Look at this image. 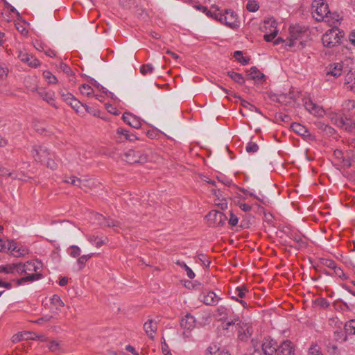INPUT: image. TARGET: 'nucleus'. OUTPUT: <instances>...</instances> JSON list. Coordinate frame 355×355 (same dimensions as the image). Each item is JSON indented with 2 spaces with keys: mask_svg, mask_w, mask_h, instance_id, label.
<instances>
[{
  "mask_svg": "<svg viewBox=\"0 0 355 355\" xmlns=\"http://www.w3.org/2000/svg\"><path fill=\"white\" fill-rule=\"evenodd\" d=\"M245 150L248 153H255L259 150V146L254 142H249L245 147Z\"/></svg>",
  "mask_w": 355,
  "mask_h": 355,
  "instance_id": "nucleus-50",
  "label": "nucleus"
},
{
  "mask_svg": "<svg viewBox=\"0 0 355 355\" xmlns=\"http://www.w3.org/2000/svg\"><path fill=\"white\" fill-rule=\"evenodd\" d=\"M32 156L36 162L44 163L50 156V153L46 146L40 144H35L33 147Z\"/></svg>",
  "mask_w": 355,
  "mask_h": 355,
  "instance_id": "nucleus-9",
  "label": "nucleus"
},
{
  "mask_svg": "<svg viewBox=\"0 0 355 355\" xmlns=\"http://www.w3.org/2000/svg\"><path fill=\"white\" fill-rule=\"evenodd\" d=\"M196 320L190 313H187L180 320V325L182 330V336L184 338L191 337V332L195 329Z\"/></svg>",
  "mask_w": 355,
  "mask_h": 355,
  "instance_id": "nucleus-4",
  "label": "nucleus"
},
{
  "mask_svg": "<svg viewBox=\"0 0 355 355\" xmlns=\"http://www.w3.org/2000/svg\"><path fill=\"white\" fill-rule=\"evenodd\" d=\"M322 263L331 268V269H333L334 268H335V266L336 265L335 261H333L332 259H323L322 261Z\"/></svg>",
  "mask_w": 355,
  "mask_h": 355,
  "instance_id": "nucleus-57",
  "label": "nucleus"
},
{
  "mask_svg": "<svg viewBox=\"0 0 355 355\" xmlns=\"http://www.w3.org/2000/svg\"><path fill=\"white\" fill-rule=\"evenodd\" d=\"M219 351V347L216 344L210 345L205 351V355H218Z\"/></svg>",
  "mask_w": 355,
  "mask_h": 355,
  "instance_id": "nucleus-40",
  "label": "nucleus"
},
{
  "mask_svg": "<svg viewBox=\"0 0 355 355\" xmlns=\"http://www.w3.org/2000/svg\"><path fill=\"white\" fill-rule=\"evenodd\" d=\"M122 119L126 124L134 128L138 129L141 125L140 119L130 113L125 112Z\"/></svg>",
  "mask_w": 355,
  "mask_h": 355,
  "instance_id": "nucleus-16",
  "label": "nucleus"
},
{
  "mask_svg": "<svg viewBox=\"0 0 355 355\" xmlns=\"http://www.w3.org/2000/svg\"><path fill=\"white\" fill-rule=\"evenodd\" d=\"M6 251H10L16 257H20L25 254V250L18 247L13 241H9Z\"/></svg>",
  "mask_w": 355,
  "mask_h": 355,
  "instance_id": "nucleus-20",
  "label": "nucleus"
},
{
  "mask_svg": "<svg viewBox=\"0 0 355 355\" xmlns=\"http://www.w3.org/2000/svg\"><path fill=\"white\" fill-rule=\"evenodd\" d=\"M304 105L308 112L315 116H322L324 114V110L311 99H306Z\"/></svg>",
  "mask_w": 355,
  "mask_h": 355,
  "instance_id": "nucleus-14",
  "label": "nucleus"
},
{
  "mask_svg": "<svg viewBox=\"0 0 355 355\" xmlns=\"http://www.w3.org/2000/svg\"><path fill=\"white\" fill-rule=\"evenodd\" d=\"M340 128L348 132H353L355 130V123L352 119L349 118H343V124L340 125Z\"/></svg>",
  "mask_w": 355,
  "mask_h": 355,
  "instance_id": "nucleus-26",
  "label": "nucleus"
},
{
  "mask_svg": "<svg viewBox=\"0 0 355 355\" xmlns=\"http://www.w3.org/2000/svg\"><path fill=\"white\" fill-rule=\"evenodd\" d=\"M198 259L200 262L205 266V267L208 268L210 265V261L206 259V256L203 254H200L198 256Z\"/></svg>",
  "mask_w": 355,
  "mask_h": 355,
  "instance_id": "nucleus-58",
  "label": "nucleus"
},
{
  "mask_svg": "<svg viewBox=\"0 0 355 355\" xmlns=\"http://www.w3.org/2000/svg\"><path fill=\"white\" fill-rule=\"evenodd\" d=\"M331 121L333 124L337 125L339 128H340V125L343 124V117H342L336 114L331 115Z\"/></svg>",
  "mask_w": 355,
  "mask_h": 355,
  "instance_id": "nucleus-45",
  "label": "nucleus"
},
{
  "mask_svg": "<svg viewBox=\"0 0 355 355\" xmlns=\"http://www.w3.org/2000/svg\"><path fill=\"white\" fill-rule=\"evenodd\" d=\"M51 302L56 306V309H58L60 307L64 306V304L61 300V298L58 295H53L51 297Z\"/></svg>",
  "mask_w": 355,
  "mask_h": 355,
  "instance_id": "nucleus-41",
  "label": "nucleus"
},
{
  "mask_svg": "<svg viewBox=\"0 0 355 355\" xmlns=\"http://www.w3.org/2000/svg\"><path fill=\"white\" fill-rule=\"evenodd\" d=\"M87 239L89 243H91L92 245H94L96 248L101 247L103 245L105 244L108 241L107 237L103 239L95 235L89 236Z\"/></svg>",
  "mask_w": 355,
  "mask_h": 355,
  "instance_id": "nucleus-24",
  "label": "nucleus"
},
{
  "mask_svg": "<svg viewBox=\"0 0 355 355\" xmlns=\"http://www.w3.org/2000/svg\"><path fill=\"white\" fill-rule=\"evenodd\" d=\"M15 266L16 268H15V272H17L19 275L25 274V266L24 263H14Z\"/></svg>",
  "mask_w": 355,
  "mask_h": 355,
  "instance_id": "nucleus-54",
  "label": "nucleus"
},
{
  "mask_svg": "<svg viewBox=\"0 0 355 355\" xmlns=\"http://www.w3.org/2000/svg\"><path fill=\"white\" fill-rule=\"evenodd\" d=\"M126 162L134 164V163H143L146 162L147 157L146 155L142 153L140 150H129L125 154Z\"/></svg>",
  "mask_w": 355,
  "mask_h": 355,
  "instance_id": "nucleus-10",
  "label": "nucleus"
},
{
  "mask_svg": "<svg viewBox=\"0 0 355 355\" xmlns=\"http://www.w3.org/2000/svg\"><path fill=\"white\" fill-rule=\"evenodd\" d=\"M49 349L51 352H56L59 349V343L56 341H51L49 345Z\"/></svg>",
  "mask_w": 355,
  "mask_h": 355,
  "instance_id": "nucleus-60",
  "label": "nucleus"
},
{
  "mask_svg": "<svg viewBox=\"0 0 355 355\" xmlns=\"http://www.w3.org/2000/svg\"><path fill=\"white\" fill-rule=\"evenodd\" d=\"M227 75L230 77L236 83L243 85L245 83V80L241 73H239L234 71H228Z\"/></svg>",
  "mask_w": 355,
  "mask_h": 355,
  "instance_id": "nucleus-30",
  "label": "nucleus"
},
{
  "mask_svg": "<svg viewBox=\"0 0 355 355\" xmlns=\"http://www.w3.org/2000/svg\"><path fill=\"white\" fill-rule=\"evenodd\" d=\"M144 329L147 336L150 338L153 339L157 329V322L153 320H148L147 322L144 323Z\"/></svg>",
  "mask_w": 355,
  "mask_h": 355,
  "instance_id": "nucleus-19",
  "label": "nucleus"
},
{
  "mask_svg": "<svg viewBox=\"0 0 355 355\" xmlns=\"http://www.w3.org/2000/svg\"><path fill=\"white\" fill-rule=\"evenodd\" d=\"M80 92L82 94L86 95V96H90L94 93L93 89L87 84L82 85L80 88Z\"/></svg>",
  "mask_w": 355,
  "mask_h": 355,
  "instance_id": "nucleus-42",
  "label": "nucleus"
},
{
  "mask_svg": "<svg viewBox=\"0 0 355 355\" xmlns=\"http://www.w3.org/2000/svg\"><path fill=\"white\" fill-rule=\"evenodd\" d=\"M306 28L300 25L291 26L289 28L290 38L286 42V45L290 47L295 45V41L302 38L306 33Z\"/></svg>",
  "mask_w": 355,
  "mask_h": 355,
  "instance_id": "nucleus-5",
  "label": "nucleus"
},
{
  "mask_svg": "<svg viewBox=\"0 0 355 355\" xmlns=\"http://www.w3.org/2000/svg\"><path fill=\"white\" fill-rule=\"evenodd\" d=\"M317 128L325 133L327 136H331L335 133V130L327 124L322 122L315 123Z\"/></svg>",
  "mask_w": 355,
  "mask_h": 355,
  "instance_id": "nucleus-27",
  "label": "nucleus"
},
{
  "mask_svg": "<svg viewBox=\"0 0 355 355\" xmlns=\"http://www.w3.org/2000/svg\"><path fill=\"white\" fill-rule=\"evenodd\" d=\"M277 344L272 339H265L262 344V350L265 355H273L277 353Z\"/></svg>",
  "mask_w": 355,
  "mask_h": 355,
  "instance_id": "nucleus-15",
  "label": "nucleus"
},
{
  "mask_svg": "<svg viewBox=\"0 0 355 355\" xmlns=\"http://www.w3.org/2000/svg\"><path fill=\"white\" fill-rule=\"evenodd\" d=\"M154 71V68L151 64H143L140 67V72L143 76L151 74Z\"/></svg>",
  "mask_w": 355,
  "mask_h": 355,
  "instance_id": "nucleus-38",
  "label": "nucleus"
},
{
  "mask_svg": "<svg viewBox=\"0 0 355 355\" xmlns=\"http://www.w3.org/2000/svg\"><path fill=\"white\" fill-rule=\"evenodd\" d=\"M162 352L164 354V355H172V354L168 350V347L166 344V343H163L162 344Z\"/></svg>",
  "mask_w": 355,
  "mask_h": 355,
  "instance_id": "nucleus-64",
  "label": "nucleus"
},
{
  "mask_svg": "<svg viewBox=\"0 0 355 355\" xmlns=\"http://www.w3.org/2000/svg\"><path fill=\"white\" fill-rule=\"evenodd\" d=\"M68 105H69L77 113L80 114H84L83 111L84 104L77 100L75 97L68 103Z\"/></svg>",
  "mask_w": 355,
  "mask_h": 355,
  "instance_id": "nucleus-28",
  "label": "nucleus"
},
{
  "mask_svg": "<svg viewBox=\"0 0 355 355\" xmlns=\"http://www.w3.org/2000/svg\"><path fill=\"white\" fill-rule=\"evenodd\" d=\"M221 298L213 291H204L200 295V300L208 306H216Z\"/></svg>",
  "mask_w": 355,
  "mask_h": 355,
  "instance_id": "nucleus-11",
  "label": "nucleus"
},
{
  "mask_svg": "<svg viewBox=\"0 0 355 355\" xmlns=\"http://www.w3.org/2000/svg\"><path fill=\"white\" fill-rule=\"evenodd\" d=\"M345 331L347 334H355V320H352L346 322Z\"/></svg>",
  "mask_w": 355,
  "mask_h": 355,
  "instance_id": "nucleus-35",
  "label": "nucleus"
},
{
  "mask_svg": "<svg viewBox=\"0 0 355 355\" xmlns=\"http://www.w3.org/2000/svg\"><path fill=\"white\" fill-rule=\"evenodd\" d=\"M344 36L343 31L336 28L327 31L322 37V42L324 46L332 48L340 43Z\"/></svg>",
  "mask_w": 355,
  "mask_h": 355,
  "instance_id": "nucleus-2",
  "label": "nucleus"
},
{
  "mask_svg": "<svg viewBox=\"0 0 355 355\" xmlns=\"http://www.w3.org/2000/svg\"><path fill=\"white\" fill-rule=\"evenodd\" d=\"M216 312L218 315L220 317L218 320L225 321L227 320L229 315V309L225 306H220L217 308Z\"/></svg>",
  "mask_w": 355,
  "mask_h": 355,
  "instance_id": "nucleus-29",
  "label": "nucleus"
},
{
  "mask_svg": "<svg viewBox=\"0 0 355 355\" xmlns=\"http://www.w3.org/2000/svg\"><path fill=\"white\" fill-rule=\"evenodd\" d=\"M259 8L258 3L254 0H249L246 5V9L250 12H256Z\"/></svg>",
  "mask_w": 355,
  "mask_h": 355,
  "instance_id": "nucleus-43",
  "label": "nucleus"
},
{
  "mask_svg": "<svg viewBox=\"0 0 355 355\" xmlns=\"http://www.w3.org/2000/svg\"><path fill=\"white\" fill-rule=\"evenodd\" d=\"M327 352L332 355L338 354L339 350L338 349V347L336 345H332L330 343H329L328 345H327Z\"/></svg>",
  "mask_w": 355,
  "mask_h": 355,
  "instance_id": "nucleus-51",
  "label": "nucleus"
},
{
  "mask_svg": "<svg viewBox=\"0 0 355 355\" xmlns=\"http://www.w3.org/2000/svg\"><path fill=\"white\" fill-rule=\"evenodd\" d=\"M15 266L14 263H10L7 265H1L0 266V272H3L6 274H13L15 272Z\"/></svg>",
  "mask_w": 355,
  "mask_h": 355,
  "instance_id": "nucleus-36",
  "label": "nucleus"
},
{
  "mask_svg": "<svg viewBox=\"0 0 355 355\" xmlns=\"http://www.w3.org/2000/svg\"><path fill=\"white\" fill-rule=\"evenodd\" d=\"M64 182L66 183L73 185V184H75L76 182H79V178H76V176H71L66 179Z\"/></svg>",
  "mask_w": 355,
  "mask_h": 355,
  "instance_id": "nucleus-63",
  "label": "nucleus"
},
{
  "mask_svg": "<svg viewBox=\"0 0 355 355\" xmlns=\"http://www.w3.org/2000/svg\"><path fill=\"white\" fill-rule=\"evenodd\" d=\"M175 263L186 270L187 275L189 278L193 279L195 277L196 275L193 271L184 262L178 260Z\"/></svg>",
  "mask_w": 355,
  "mask_h": 355,
  "instance_id": "nucleus-32",
  "label": "nucleus"
},
{
  "mask_svg": "<svg viewBox=\"0 0 355 355\" xmlns=\"http://www.w3.org/2000/svg\"><path fill=\"white\" fill-rule=\"evenodd\" d=\"M291 239L297 244V248H303L307 245V241L305 236L298 233H291Z\"/></svg>",
  "mask_w": 355,
  "mask_h": 355,
  "instance_id": "nucleus-21",
  "label": "nucleus"
},
{
  "mask_svg": "<svg viewBox=\"0 0 355 355\" xmlns=\"http://www.w3.org/2000/svg\"><path fill=\"white\" fill-rule=\"evenodd\" d=\"M334 270V274L340 277V278H343V279H347V277L345 276L343 270L340 268V267H338L336 265L335 266V268H333Z\"/></svg>",
  "mask_w": 355,
  "mask_h": 355,
  "instance_id": "nucleus-55",
  "label": "nucleus"
},
{
  "mask_svg": "<svg viewBox=\"0 0 355 355\" xmlns=\"http://www.w3.org/2000/svg\"><path fill=\"white\" fill-rule=\"evenodd\" d=\"M18 58L32 67L36 68L40 65V62L37 58L27 53L19 52Z\"/></svg>",
  "mask_w": 355,
  "mask_h": 355,
  "instance_id": "nucleus-17",
  "label": "nucleus"
},
{
  "mask_svg": "<svg viewBox=\"0 0 355 355\" xmlns=\"http://www.w3.org/2000/svg\"><path fill=\"white\" fill-rule=\"evenodd\" d=\"M234 57L242 64L245 65L247 64L249 61L250 58L247 57L243 56V53L241 51H236L234 53Z\"/></svg>",
  "mask_w": 355,
  "mask_h": 355,
  "instance_id": "nucleus-33",
  "label": "nucleus"
},
{
  "mask_svg": "<svg viewBox=\"0 0 355 355\" xmlns=\"http://www.w3.org/2000/svg\"><path fill=\"white\" fill-rule=\"evenodd\" d=\"M241 105L245 108L249 109L251 111L254 110L255 112L261 114V112L255 106H254L253 105L250 104L249 102L245 100H241Z\"/></svg>",
  "mask_w": 355,
  "mask_h": 355,
  "instance_id": "nucleus-52",
  "label": "nucleus"
},
{
  "mask_svg": "<svg viewBox=\"0 0 355 355\" xmlns=\"http://www.w3.org/2000/svg\"><path fill=\"white\" fill-rule=\"evenodd\" d=\"M60 94L61 95V97L64 101H65L67 104L74 98V96L72 94L69 92H64L62 91L60 92Z\"/></svg>",
  "mask_w": 355,
  "mask_h": 355,
  "instance_id": "nucleus-48",
  "label": "nucleus"
},
{
  "mask_svg": "<svg viewBox=\"0 0 355 355\" xmlns=\"http://www.w3.org/2000/svg\"><path fill=\"white\" fill-rule=\"evenodd\" d=\"M263 29L266 31L263 37L266 42H271L277 35V23L273 19L264 21Z\"/></svg>",
  "mask_w": 355,
  "mask_h": 355,
  "instance_id": "nucleus-8",
  "label": "nucleus"
},
{
  "mask_svg": "<svg viewBox=\"0 0 355 355\" xmlns=\"http://www.w3.org/2000/svg\"><path fill=\"white\" fill-rule=\"evenodd\" d=\"M58 69L60 71H63L64 73H65L68 76L73 75V73L72 70L71 69V68L67 64H65V63H64L62 62H60V64H59V65L58 67Z\"/></svg>",
  "mask_w": 355,
  "mask_h": 355,
  "instance_id": "nucleus-44",
  "label": "nucleus"
},
{
  "mask_svg": "<svg viewBox=\"0 0 355 355\" xmlns=\"http://www.w3.org/2000/svg\"><path fill=\"white\" fill-rule=\"evenodd\" d=\"M128 134L129 132L122 128H119L116 130L117 139L121 142L125 141L126 137L128 136Z\"/></svg>",
  "mask_w": 355,
  "mask_h": 355,
  "instance_id": "nucleus-37",
  "label": "nucleus"
},
{
  "mask_svg": "<svg viewBox=\"0 0 355 355\" xmlns=\"http://www.w3.org/2000/svg\"><path fill=\"white\" fill-rule=\"evenodd\" d=\"M309 355H324L320 346L317 344H313L309 349Z\"/></svg>",
  "mask_w": 355,
  "mask_h": 355,
  "instance_id": "nucleus-39",
  "label": "nucleus"
},
{
  "mask_svg": "<svg viewBox=\"0 0 355 355\" xmlns=\"http://www.w3.org/2000/svg\"><path fill=\"white\" fill-rule=\"evenodd\" d=\"M37 94L44 101L47 102L51 106L57 108V106L55 104L53 93L47 92L44 89H42L38 91Z\"/></svg>",
  "mask_w": 355,
  "mask_h": 355,
  "instance_id": "nucleus-22",
  "label": "nucleus"
},
{
  "mask_svg": "<svg viewBox=\"0 0 355 355\" xmlns=\"http://www.w3.org/2000/svg\"><path fill=\"white\" fill-rule=\"evenodd\" d=\"M25 266V277L17 279V285H21L28 282H34L40 279L42 275L40 272L42 264V262L37 260L27 261L24 263Z\"/></svg>",
  "mask_w": 355,
  "mask_h": 355,
  "instance_id": "nucleus-1",
  "label": "nucleus"
},
{
  "mask_svg": "<svg viewBox=\"0 0 355 355\" xmlns=\"http://www.w3.org/2000/svg\"><path fill=\"white\" fill-rule=\"evenodd\" d=\"M345 85L351 91H355V73L349 72L345 78Z\"/></svg>",
  "mask_w": 355,
  "mask_h": 355,
  "instance_id": "nucleus-25",
  "label": "nucleus"
},
{
  "mask_svg": "<svg viewBox=\"0 0 355 355\" xmlns=\"http://www.w3.org/2000/svg\"><path fill=\"white\" fill-rule=\"evenodd\" d=\"M69 250L70 251L69 253L71 257L76 258L80 256L81 250L78 246L74 245H71L70 246Z\"/></svg>",
  "mask_w": 355,
  "mask_h": 355,
  "instance_id": "nucleus-46",
  "label": "nucleus"
},
{
  "mask_svg": "<svg viewBox=\"0 0 355 355\" xmlns=\"http://www.w3.org/2000/svg\"><path fill=\"white\" fill-rule=\"evenodd\" d=\"M312 10L313 17L318 21L324 20L325 17H329V14H330L329 6L323 0H315L312 3Z\"/></svg>",
  "mask_w": 355,
  "mask_h": 355,
  "instance_id": "nucleus-3",
  "label": "nucleus"
},
{
  "mask_svg": "<svg viewBox=\"0 0 355 355\" xmlns=\"http://www.w3.org/2000/svg\"><path fill=\"white\" fill-rule=\"evenodd\" d=\"M248 78L251 80L259 81L263 80L265 78V76L256 67H252L250 68Z\"/></svg>",
  "mask_w": 355,
  "mask_h": 355,
  "instance_id": "nucleus-23",
  "label": "nucleus"
},
{
  "mask_svg": "<svg viewBox=\"0 0 355 355\" xmlns=\"http://www.w3.org/2000/svg\"><path fill=\"white\" fill-rule=\"evenodd\" d=\"M292 130L299 135L303 137L306 141L315 140V137L309 133V130L299 123H293L291 124Z\"/></svg>",
  "mask_w": 355,
  "mask_h": 355,
  "instance_id": "nucleus-12",
  "label": "nucleus"
},
{
  "mask_svg": "<svg viewBox=\"0 0 355 355\" xmlns=\"http://www.w3.org/2000/svg\"><path fill=\"white\" fill-rule=\"evenodd\" d=\"M22 340H24V334H15L12 338V340L13 343H18Z\"/></svg>",
  "mask_w": 355,
  "mask_h": 355,
  "instance_id": "nucleus-62",
  "label": "nucleus"
},
{
  "mask_svg": "<svg viewBox=\"0 0 355 355\" xmlns=\"http://www.w3.org/2000/svg\"><path fill=\"white\" fill-rule=\"evenodd\" d=\"M209 226L223 225L227 220V216L221 211L212 210L206 216Z\"/></svg>",
  "mask_w": 355,
  "mask_h": 355,
  "instance_id": "nucleus-7",
  "label": "nucleus"
},
{
  "mask_svg": "<svg viewBox=\"0 0 355 355\" xmlns=\"http://www.w3.org/2000/svg\"><path fill=\"white\" fill-rule=\"evenodd\" d=\"M221 23L232 29L238 28L240 25L237 15L230 9L225 10L223 12Z\"/></svg>",
  "mask_w": 355,
  "mask_h": 355,
  "instance_id": "nucleus-6",
  "label": "nucleus"
},
{
  "mask_svg": "<svg viewBox=\"0 0 355 355\" xmlns=\"http://www.w3.org/2000/svg\"><path fill=\"white\" fill-rule=\"evenodd\" d=\"M223 14V12H219V10H217L214 12H211V14H209V16L221 22Z\"/></svg>",
  "mask_w": 355,
  "mask_h": 355,
  "instance_id": "nucleus-56",
  "label": "nucleus"
},
{
  "mask_svg": "<svg viewBox=\"0 0 355 355\" xmlns=\"http://www.w3.org/2000/svg\"><path fill=\"white\" fill-rule=\"evenodd\" d=\"M43 76L49 84H56L58 83L57 78L49 71H44Z\"/></svg>",
  "mask_w": 355,
  "mask_h": 355,
  "instance_id": "nucleus-34",
  "label": "nucleus"
},
{
  "mask_svg": "<svg viewBox=\"0 0 355 355\" xmlns=\"http://www.w3.org/2000/svg\"><path fill=\"white\" fill-rule=\"evenodd\" d=\"M239 222L238 217L232 212L230 213V218L229 219V224L232 226H235Z\"/></svg>",
  "mask_w": 355,
  "mask_h": 355,
  "instance_id": "nucleus-59",
  "label": "nucleus"
},
{
  "mask_svg": "<svg viewBox=\"0 0 355 355\" xmlns=\"http://www.w3.org/2000/svg\"><path fill=\"white\" fill-rule=\"evenodd\" d=\"M252 327L250 324L243 323L239 326V338L241 340H246L252 336Z\"/></svg>",
  "mask_w": 355,
  "mask_h": 355,
  "instance_id": "nucleus-18",
  "label": "nucleus"
},
{
  "mask_svg": "<svg viewBox=\"0 0 355 355\" xmlns=\"http://www.w3.org/2000/svg\"><path fill=\"white\" fill-rule=\"evenodd\" d=\"M247 292L248 289L244 286H239L235 290V294L240 298L245 297Z\"/></svg>",
  "mask_w": 355,
  "mask_h": 355,
  "instance_id": "nucleus-49",
  "label": "nucleus"
},
{
  "mask_svg": "<svg viewBox=\"0 0 355 355\" xmlns=\"http://www.w3.org/2000/svg\"><path fill=\"white\" fill-rule=\"evenodd\" d=\"M342 71V64L340 63L334 64V67L330 69V70L327 72V74H330L334 77H338L341 75Z\"/></svg>",
  "mask_w": 355,
  "mask_h": 355,
  "instance_id": "nucleus-31",
  "label": "nucleus"
},
{
  "mask_svg": "<svg viewBox=\"0 0 355 355\" xmlns=\"http://www.w3.org/2000/svg\"><path fill=\"white\" fill-rule=\"evenodd\" d=\"M277 355H295L294 345L291 340H284L277 346Z\"/></svg>",
  "mask_w": 355,
  "mask_h": 355,
  "instance_id": "nucleus-13",
  "label": "nucleus"
},
{
  "mask_svg": "<svg viewBox=\"0 0 355 355\" xmlns=\"http://www.w3.org/2000/svg\"><path fill=\"white\" fill-rule=\"evenodd\" d=\"M45 162H46V166L51 168V170H55L57 168V163L53 159H51L50 156L48 157Z\"/></svg>",
  "mask_w": 355,
  "mask_h": 355,
  "instance_id": "nucleus-53",
  "label": "nucleus"
},
{
  "mask_svg": "<svg viewBox=\"0 0 355 355\" xmlns=\"http://www.w3.org/2000/svg\"><path fill=\"white\" fill-rule=\"evenodd\" d=\"M9 240L3 241L0 239V252H6Z\"/></svg>",
  "mask_w": 355,
  "mask_h": 355,
  "instance_id": "nucleus-61",
  "label": "nucleus"
},
{
  "mask_svg": "<svg viewBox=\"0 0 355 355\" xmlns=\"http://www.w3.org/2000/svg\"><path fill=\"white\" fill-rule=\"evenodd\" d=\"M232 325H241V321H240V318L238 316H236L234 318V319L230 320V321H227L225 326L223 327V328L225 329H227L230 326Z\"/></svg>",
  "mask_w": 355,
  "mask_h": 355,
  "instance_id": "nucleus-47",
  "label": "nucleus"
}]
</instances>
